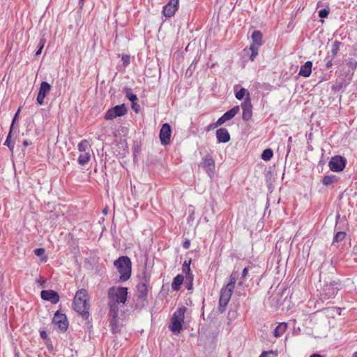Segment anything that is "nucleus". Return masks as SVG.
Returning a JSON list of instances; mask_svg holds the SVG:
<instances>
[{
  "label": "nucleus",
  "mask_w": 357,
  "mask_h": 357,
  "mask_svg": "<svg viewBox=\"0 0 357 357\" xmlns=\"http://www.w3.org/2000/svg\"><path fill=\"white\" fill-rule=\"evenodd\" d=\"M73 309L83 319L86 321L88 328H91V318L89 314V297L88 291L85 289L78 290L73 299Z\"/></svg>",
  "instance_id": "nucleus-1"
},
{
  "label": "nucleus",
  "mask_w": 357,
  "mask_h": 357,
  "mask_svg": "<svg viewBox=\"0 0 357 357\" xmlns=\"http://www.w3.org/2000/svg\"><path fill=\"white\" fill-rule=\"evenodd\" d=\"M114 266L120 273L119 281L121 282L127 281L131 275L132 263L128 256H121L114 262Z\"/></svg>",
  "instance_id": "nucleus-2"
},
{
  "label": "nucleus",
  "mask_w": 357,
  "mask_h": 357,
  "mask_svg": "<svg viewBox=\"0 0 357 357\" xmlns=\"http://www.w3.org/2000/svg\"><path fill=\"white\" fill-rule=\"evenodd\" d=\"M185 311V307H178L171 318L169 328L174 334H178L182 331Z\"/></svg>",
  "instance_id": "nucleus-3"
},
{
  "label": "nucleus",
  "mask_w": 357,
  "mask_h": 357,
  "mask_svg": "<svg viewBox=\"0 0 357 357\" xmlns=\"http://www.w3.org/2000/svg\"><path fill=\"white\" fill-rule=\"evenodd\" d=\"M108 299L125 304L128 297V288L123 287H112L108 289Z\"/></svg>",
  "instance_id": "nucleus-4"
},
{
  "label": "nucleus",
  "mask_w": 357,
  "mask_h": 357,
  "mask_svg": "<svg viewBox=\"0 0 357 357\" xmlns=\"http://www.w3.org/2000/svg\"><path fill=\"white\" fill-rule=\"evenodd\" d=\"M340 288V284L336 281H331L329 283L326 282L322 287L320 294L321 298L327 300L334 298Z\"/></svg>",
  "instance_id": "nucleus-5"
},
{
  "label": "nucleus",
  "mask_w": 357,
  "mask_h": 357,
  "mask_svg": "<svg viewBox=\"0 0 357 357\" xmlns=\"http://www.w3.org/2000/svg\"><path fill=\"white\" fill-rule=\"evenodd\" d=\"M233 290L223 287L220 290V295L218 301V311L223 313L226 310V307L231 298Z\"/></svg>",
  "instance_id": "nucleus-6"
},
{
  "label": "nucleus",
  "mask_w": 357,
  "mask_h": 357,
  "mask_svg": "<svg viewBox=\"0 0 357 357\" xmlns=\"http://www.w3.org/2000/svg\"><path fill=\"white\" fill-rule=\"evenodd\" d=\"M150 284V277L146 274L140 279L137 285V295L139 298L145 300L148 296V289Z\"/></svg>",
  "instance_id": "nucleus-7"
},
{
  "label": "nucleus",
  "mask_w": 357,
  "mask_h": 357,
  "mask_svg": "<svg viewBox=\"0 0 357 357\" xmlns=\"http://www.w3.org/2000/svg\"><path fill=\"white\" fill-rule=\"evenodd\" d=\"M127 112L128 109L125 104L118 105L109 109L106 112L105 114V119L106 120H113L116 117H120L125 115Z\"/></svg>",
  "instance_id": "nucleus-8"
},
{
  "label": "nucleus",
  "mask_w": 357,
  "mask_h": 357,
  "mask_svg": "<svg viewBox=\"0 0 357 357\" xmlns=\"http://www.w3.org/2000/svg\"><path fill=\"white\" fill-rule=\"evenodd\" d=\"M347 164L345 158L341 155H335L332 157L328 162V167L332 172H339L342 171Z\"/></svg>",
  "instance_id": "nucleus-9"
},
{
  "label": "nucleus",
  "mask_w": 357,
  "mask_h": 357,
  "mask_svg": "<svg viewBox=\"0 0 357 357\" xmlns=\"http://www.w3.org/2000/svg\"><path fill=\"white\" fill-rule=\"evenodd\" d=\"M241 108L243 109L242 119L244 121H248L252 116V105L250 93L244 98L243 102L241 103Z\"/></svg>",
  "instance_id": "nucleus-10"
},
{
  "label": "nucleus",
  "mask_w": 357,
  "mask_h": 357,
  "mask_svg": "<svg viewBox=\"0 0 357 357\" xmlns=\"http://www.w3.org/2000/svg\"><path fill=\"white\" fill-rule=\"evenodd\" d=\"M53 323L57 326L61 332H65L68 327V321L65 314L60 313L57 311L52 319Z\"/></svg>",
  "instance_id": "nucleus-11"
},
{
  "label": "nucleus",
  "mask_w": 357,
  "mask_h": 357,
  "mask_svg": "<svg viewBox=\"0 0 357 357\" xmlns=\"http://www.w3.org/2000/svg\"><path fill=\"white\" fill-rule=\"evenodd\" d=\"M172 135V128L169 123L162 124L160 130V139L162 145H167L170 142V137Z\"/></svg>",
  "instance_id": "nucleus-12"
},
{
  "label": "nucleus",
  "mask_w": 357,
  "mask_h": 357,
  "mask_svg": "<svg viewBox=\"0 0 357 357\" xmlns=\"http://www.w3.org/2000/svg\"><path fill=\"white\" fill-rule=\"evenodd\" d=\"M179 0H169V1L163 6L162 13L166 17H172L174 15L178 8Z\"/></svg>",
  "instance_id": "nucleus-13"
},
{
  "label": "nucleus",
  "mask_w": 357,
  "mask_h": 357,
  "mask_svg": "<svg viewBox=\"0 0 357 357\" xmlns=\"http://www.w3.org/2000/svg\"><path fill=\"white\" fill-rule=\"evenodd\" d=\"M201 166L205 169L209 177L212 178L215 172V162L212 157L207 155L202 158Z\"/></svg>",
  "instance_id": "nucleus-14"
},
{
  "label": "nucleus",
  "mask_w": 357,
  "mask_h": 357,
  "mask_svg": "<svg viewBox=\"0 0 357 357\" xmlns=\"http://www.w3.org/2000/svg\"><path fill=\"white\" fill-rule=\"evenodd\" d=\"M51 86L47 82H42L40 86L39 91L36 98L37 102L42 105L44 103L45 96L50 92Z\"/></svg>",
  "instance_id": "nucleus-15"
},
{
  "label": "nucleus",
  "mask_w": 357,
  "mask_h": 357,
  "mask_svg": "<svg viewBox=\"0 0 357 357\" xmlns=\"http://www.w3.org/2000/svg\"><path fill=\"white\" fill-rule=\"evenodd\" d=\"M40 296L43 300L50 301L52 304H56L59 301V296L54 290H43Z\"/></svg>",
  "instance_id": "nucleus-16"
},
{
  "label": "nucleus",
  "mask_w": 357,
  "mask_h": 357,
  "mask_svg": "<svg viewBox=\"0 0 357 357\" xmlns=\"http://www.w3.org/2000/svg\"><path fill=\"white\" fill-rule=\"evenodd\" d=\"M216 138L218 143H227L231 139L228 130L225 128H220L216 130Z\"/></svg>",
  "instance_id": "nucleus-17"
},
{
  "label": "nucleus",
  "mask_w": 357,
  "mask_h": 357,
  "mask_svg": "<svg viewBox=\"0 0 357 357\" xmlns=\"http://www.w3.org/2000/svg\"><path fill=\"white\" fill-rule=\"evenodd\" d=\"M121 303L118 302H115L112 300H109L108 305H109V315L110 319H118L119 311V305Z\"/></svg>",
  "instance_id": "nucleus-18"
},
{
  "label": "nucleus",
  "mask_w": 357,
  "mask_h": 357,
  "mask_svg": "<svg viewBox=\"0 0 357 357\" xmlns=\"http://www.w3.org/2000/svg\"><path fill=\"white\" fill-rule=\"evenodd\" d=\"M312 62L307 61L304 65L301 66L298 75L304 77H308L312 73Z\"/></svg>",
  "instance_id": "nucleus-19"
},
{
  "label": "nucleus",
  "mask_w": 357,
  "mask_h": 357,
  "mask_svg": "<svg viewBox=\"0 0 357 357\" xmlns=\"http://www.w3.org/2000/svg\"><path fill=\"white\" fill-rule=\"evenodd\" d=\"M251 38H252V43L250 45L260 47L263 43V42H262L263 36H262L261 32L259 30H255L252 32V33L251 35Z\"/></svg>",
  "instance_id": "nucleus-20"
},
{
  "label": "nucleus",
  "mask_w": 357,
  "mask_h": 357,
  "mask_svg": "<svg viewBox=\"0 0 357 357\" xmlns=\"http://www.w3.org/2000/svg\"><path fill=\"white\" fill-rule=\"evenodd\" d=\"M347 65L351 69V73L347 75V79H348V82L345 83L344 86H347L349 84V82L352 79L354 73L357 68V61H355L353 59H349L347 61Z\"/></svg>",
  "instance_id": "nucleus-21"
},
{
  "label": "nucleus",
  "mask_w": 357,
  "mask_h": 357,
  "mask_svg": "<svg viewBox=\"0 0 357 357\" xmlns=\"http://www.w3.org/2000/svg\"><path fill=\"white\" fill-rule=\"evenodd\" d=\"M238 276H239L238 271H233L229 276V281L227 283V284L226 286H225V287L231 289V290L234 291L235 284L236 282V280H237Z\"/></svg>",
  "instance_id": "nucleus-22"
},
{
  "label": "nucleus",
  "mask_w": 357,
  "mask_h": 357,
  "mask_svg": "<svg viewBox=\"0 0 357 357\" xmlns=\"http://www.w3.org/2000/svg\"><path fill=\"white\" fill-rule=\"evenodd\" d=\"M343 43L339 40H335L331 45V54L329 55L332 59H335L341 47H343Z\"/></svg>",
  "instance_id": "nucleus-23"
},
{
  "label": "nucleus",
  "mask_w": 357,
  "mask_h": 357,
  "mask_svg": "<svg viewBox=\"0 0 357 357\" xmlns=\"http://www.w3.org/2000/svg\"><path fill=\"white\" fill-rule=\"evenodd\" d=\"M184 277L178 274L173 280L172 283V289L174 291H178L181 288V284L183 282Z\"/></svg>",
  "instance_id": "nucleus-24"
},
{
  "label": "nucleus",
  "mask_w": 357,
  "mask_h": 357,
  "mask_svg": "<svg viewBox=\"0 0 357 357\" xmlns=\"http://www.w3.org/2000/svg\"><path fill=\"white\" fill-rule=\"evenodd\" d=\"M240 108L239 106L236 105L233 107L229 110L227 111L224 114L223 116L227 121H229L232 119L239 112Z\"/></svg>",
  "instance_id": "nucleus-25"
},
{
  "label": "nucleus",
  "mask_w": 357,
  "mask_h": 357,
  "mask_svg": "<svg viewBox=\"0 0 357 357\" xmlns=\"http://www.w3.org/2000/svg\"><path fill=\"white\" fill-rule=\"evenodd\" d=\"M337 180L338 178L335 175H325L321 179V183L324 185L328 186L337 182Z\"/></svg>",
  "instance_id": "nucleus-26"
},
{
  "label": "nucleus",
  "mask_w": 357,
  "mask_h": 357,
  "mask_svg": "<svg viewBox=\"0 0 357 357\" xmlns=\"http://www.w3.org/2000/svg\"><path fill=\"white\" fill-rule=\"evenodd\" d=\"M287 328V325L286 323H280L279 325L276 326V328L274 329V335L275 337H280L282 336L284 333L286 331Z\"/></svg>",
  "instance_id": "nucleus-27"
},
{
  "label": "nucleus",
  "mask_w": 357,
  "mask_h": 357,
  "mask_svg": "<svg viewBox=\"0 0 357 357\" xmlns=\"http://www.w3.org/2000/svg\"><path fill=\"white\" fill-rule=\"evenodd\" d=\"M123 93L126 97L131 102H136L137 100V96L133 93L132 89L129 87H125L123 89Z\"/></svg>",
  "instance_id": "nucleus-28"
},
{
  "label": "nucleus",
  "mask_w": 357,
  "mask_h": 357,
  "mask_svg": "<svg viewBox=\"0 0 357 357\" xmlns=\"http://www.w3.org/2000/svg\"><path fill=\"white\" fill-rule=\"evenodd\" d=\"M11 135H12V127L10 128V130H9L8 135V136L6 137V141L4 142V145L8 146V148L9 149V150L11 152H13L14 143L13 142H11V140H10Z\"/></svg>",
  "instance_id": "nucleus-29"
},
{
  "label": "nucleus",
  "mask_w": 357,
  "mask_h": 357,
  "mask_svg": "<svg viewBox=\"0 0 357 357\" xmlns=\"http://www.w3.org/2000/svg\"><path fill=\"white\" fill-rule=\"evenodd\" d=\"M90 160V155L88 153H82L78 157V163L81 165H84L89 162Z\"/></svg>",
  "instance_id": "nucleus-30"
},
{
  "label": "nucleus",
  "mask_w": 357,
  "mask_h": 357,
  "mask_svg": "<svg viewBox=\"0 0 357 357\" xmlns=\"http://www.w3.org/2000/svg\"><path fill=\"white\" fill-rule=\"evenodd\" d=\"M273 156V151L271 149L264 150L261 153V158L264 161L270 160Z\"/></svg>",
  "instance_id": "nucleus-31"
},
{
  "label": "nucleus",
  "mask_w": 357,
  "mask_h": 357,
  "mask_svg": "<svg viewBox=\"0 0 357 357\" xmlns=\"http://www.w3.org/2000/svg\"><path fill=\"white\" fill-rule=\"evenodd\" d=\"M109 326L112 333H116L119 331V319H109Z\"/></svg>",
  "instance_id": "nucleus-32"
},
{
  "label": "nucleus",
  "mask_w": 357,
  "mask_h": 357,
  "mask_svg": "<svg viewBox=\"0 0 357 357\" xmlns=\"http://www.w3.org/2000/svg\"><path fill=\"white\" fill-rule=\"evenodd\" d=\"M259 47L250 45L249 50L251 51V54L249 56L251 61H255V58L258 55V50Z\"/></svg>",
  "instance_id": "nucleus-33"
},
{
  "label": "nucleus",
  "mask_w": 357,
  "mask_h": 357,
  "mask_svg": "<svg viewBox=\"0 0 357 357\" xmlns=\"http://www.w3.org/2000/svg\"><path fill=\"white\" fill-rule=\"evenodd\" d=\"M248 91L245 88H241L236 93L235 96L238 100H243L245 96V93L248 94Z\"/></svg>",
  "instance_id": "nucleus-34"
},
{
  "label": "nucleus",
  "mask_w": 357,
  "mask_h": 357,
  "mask_svg": "<svg viewBox=\"0 0 357 357\" xmlns=\"http://www.w3.org/2000/svg\"><path fill=\"white\" fill-rule=\"evenodd\" d=\"M345 236L346 234L344 231L337 232L333 238V243L342 241L345 238Z\"/></svg>",
  "instance_id": "nucleus-35"
},
{
  "label": "nucleus",
  "mask_w": 357,
  "mask_h": 357,
  "mask_svg": "<svg viewBox=\"0 0 357 357\" xmlns=\"http://www.w3.org/2000/svg\"><path fill=\"white\" fill-rule=\"evenodd\" d=\"M190 263H191V260H189L188 261L185 260L184 261V263L182 266V271L183 273H188V272L191 271Z\"/></svg>",
  "instance_id": "nucleus-36"
},
{
  "label": "nucleus",
  "mask_w": 357,
  "mask_h": 357,
  "mask_svg": "<svg viewBox=\"0 0 357 357\" xmlns=\"http://www.w3.org/2000/svg\"><path fill=\"white\" fill-rule=\"evenodd\" d=\"M248 271H249L248 267H245L243 268L242 273H241V281L238 282V286H241L243 284V280L247 277V275L248 274Z\"/></svg>",
  "instance_id": "nucleus-37"
},
{
  "label": "nucleus",
  "mask_w": 357,
  "mask_h": 357,
  "mask_svg": "<svg viewBox=\"0 0 357 357\" xmlns=\"http://www.w3.org/2000/svg\"><path fill=\"white\" fill-rule=\"evenodd\" d=\"M88 142L86 140H82L80 143L78 144V150L81 152H84L86 151L87 146H88Z\"/></svg>",
  "instance_id": "nucleus-38"
},
{
  "label": "nucleus",
  "mask_w": 357,
  "mask_h": 357,
  "mask_svg": "<svg viewBox=\"0 0 357 357\" xmlns=\"http://www.w3.org/2000/svg\"><path fill=\"white\" fill-rule=\"evenodd\" d=\"M329 12H330V9L329 8L321 9L318 13L319 17H321V18H326V17H328V15L329 14Z\"/></svg>",
  "instance_id": "nucleus-39"
},
{
  "label": "nucleus",
  "mask_w": 357,
  "mask_h": 357,
  "mask_svg": "<svg viewBox=\"0 0 357 357\" xmlns=\"http://www.w3.org/2000/svg\"><path fill=\"white\" fill-rule=\"evenodd\" d=\"M333 59L332 57H331L329 55H328L326 58H325V61H326V65H325V67H326V70H328L329 68H331L333 63Z\"/></svg>",
  "instance_id": "nucleus-40"
},
{
  "label": "nucleus",
  "mask_w": 357,
  "mask_h": 357,
  "mask_svg": "<svg viewBox=\"0 0 357 357\" xmlns=\"http://www.w3.org/2000/svg\"><path fill=\"white\" fill-rule=\"evenodd\" d=\"M121 61L125 67L128 66L130 63V57L129 55L123 54L121 56Z\"/></svg>",
  "instance_id": "nucleus-41"
},
{
  "label": "nucleus",
  "mask_w": 357,
  "mask_h": 357,
  "mask_svg": "<svg viewBox=\"0 0 357 357\" xmlns=\"http://www.w3.org/2000/svg\"><path fill=\"white\" fill-rule=\"evenodd\" d=\"M40 336L45 341L46 343L51 342L50 339L48 337L47 334L45 331H40Z\"/></svg>",
  "instance_id": "nucleus-42"
},
{
  "label": "nucleus",
  "mask_w": 357,
  "mask_h": 357,
  "mask_svg": "<svg viewBox=\"0 0 357 357\" xmlns=\"http://www.w3.org/2000/svg\"><path fill=\"white\" fill-rule=\"evenodd\" d=\"M273 354L275 356L278 355L277 351H263L259 357H268V355Z\"/></svg>",
  "instance_id": "nucleus-43"
},
{
  "label": "nucleus",
  "mask_w": 357,
  "mask_h": 357,
  "mask_svg": "<svg viewBox=\"0 0 357 357\" xmlns=\"http://www.w3.org/2000/svg\"><path fill=\"white\" fill-rule=\"evenodd\" d=\"M34 254L38 256V257H40V256H43L45 253V249L44 248H36L34 250Z\"/></svg>",
  "instance_id": "nucleus-44"
},
{
  "label": "nucleus",
  "mask_w": 357,
  "mask_h": 357,
  "mask_svg": "<svg viewBox=\"0 0 357 357\" xmlns=\"http://www.w3.org/2000/svg\"><path fill=\"white\" fill-rule=\"evenodd\" d=\"M185 275V279L188 282H193L194 276L191 271L184 273Z\"/></svg>",
  "instance_id": "nucleus-45"
},
{
  "label": "nucleus",
  "mask_w": 357,
  "mask_h": 357,
  "mask_svg": "<svg viewBox=\"0 0 357 357\" xmlns=\"http://www.w3.org/2000/svg\"><path fill=\"white\" fill-rule=\"evenodd\" d=\"M44 45H45V42L43 41V40H40V45H39V47L38 49V50L36 51V56H38L41 54L42 52V50L44 47Z\"/></svg>",
  "instance_id": "nucleus-46"
},
{
  "label": "nucleus",
  "mask_w": 357,
  "mask_h": 357,
  "mask_svg": "<svg viewBox=\"0 0 357 357\" xmlns=\"http://www.w3.org/2000/svg\"><path fill=\"white\" fill-rule=\"evenodd\" d=\"M227 121V120L224 118L223 115L220 116L218 121L215 122L216 126L218 127L222 126L223 123H225Z\"/></svg>",
  "instance_id": "nucleus-47"
},
{
  "label": "nucleus",
  "mask_w": 357,
  "mask_h": 357,
  "mask_svg": "<svg viewBox=\"0 0 357 357\" xmlns=\"http://www.w3.org/2000/svg\"><path fill=\"white\" fill-rule=\"evenodd\" d=\"M218 128L215 123H210L205 128L206 132H209L215 128Z\"/></svg>",
  "instance_id": "nucleus-48"
},
{
  "label": "nucleus",
  "mask_w": 357,
  "mask_h": 357,
  "mask_svg": "<svg viewBox=\"0 0 357 357\" xmlns=\"http://www.w3.org/2000/svg\"><path fill=\"white\" fill-rule=\"evenodd\" d=\"M132 102V105H131V107L132 109L136 112L137 113L139 110V105H138L136 102Z\"/></svg>",
  "instance_id": "nucleus-49"
},
{
  "label": "nucleus",
  "mask_w": 357,
  "mask_h": 357,
  "mask_svg": "<svg viewBox=\"0 0 357 357\" xmlns=\"http://www.w3.org/2000/svg\"><path fill=\"white\" fill-rule=\"evenodd\" d=\"M190 246V241L189 239H185V241L183 243V248L185 250L188 249Z\"/></svg>",
  "instance_id": "nucleus-50"
},
{
  "label": "nucleus",
  "mask_w": 357,
  "mask_h": 357,
  "mask_svg": "<svg viewBox=\"0 0 357 357\" xmlns=\"http://www.w3.org/2000/svg\"><path fill=\"white\" fill-rule=\"evenodd\" d=\"M287 143H288V144H287V153H289V151H290V149H291V144L292 143V137H289L288 138Z\"/></svg>",
  "instance_id": "nucleus-51"
},
{
  "label": "nucleus",
  "mask_w": 357,
  "mask_h": 357,
  "mask_svg": "<svg viewBox=\"0 0 357 357\" xmlns=\"http://www.w3.org/2000/svg\"><path fill=\"white\" fill-rule=\"evenodd\" d=\"M19 112H20V109L15 113V114L14 116V118H13V119L12 121V123H11V126H10V128L12 127V130L13 129L14 123H15V121L17 119V115H18Z\"/></svg>",
  "instance_id": "nucleus-52"
},
{
  "label": "nucleus",
  "mask_w": 357,
  "mask_h": 357,
  "mask_svg": "<svg viewBox=\"0 0 357 357\" xmlns=\"http://www.w3.org/2000/svg\"><path fill=\"white\" fill-rule=\"evenodd\" d=\"M22 144H23V145H24V146H29V145H31V144H32V142H31V141H29V140H28V139H24V140L23 141V143H22Z\"/></svg>",
  "instance_id": "nucleus-53"
},
{
  "label": "nucleus",
  "mask_w": 357,
  "mask_h": 357,
  "mask_svg": "<svg viewBox=\"0 0 357 357\" xmlns=\"http://www.w3.org/2000/svg\"><path fill=\"white\" fill-rule=\"evenodd\" d=\"M189 282V283H188V284L187 285V289H188V290H190V289H192V284H193V282H191V283H190V282Z\"/></svg>",
  "instance_id": "nucleus-54"
},
{
  "label": "nucleus",
  "mask_w": 357,
  "mask_h": 357,
  "mask_svg": "<svg viewBox=\"0 0 357 357\" xmlns=\"http://www.w3.org/2000/svg\"><path fill=\"white\" fill-rule=\"evenodd\" d=\"M310 357H324V356L319 354H313Z\"/></svg>",
  "instance_id": "nucleus-55"
},
{
  "label": "nucleus",
  "mask_w": 357,
  "mask_h": 357,
  "mask_svg": "<svg viewBox=\"0 0 357 357\" xmlns=\"http://www.w3.org/2000/svg\"><path fill=\"white\" fill-rule=\"evenodd\" d=\"M46 344H47V348L49 350L53 349V346H52V343L50 344H49V342H47Z\"/></svg>",
  "instance_id": "nucleus-56"
},
{
  "label": "nucleus",
  "mask_w": 357,
  "mask_h": 357,
  "mask_svg": "<svg viewBox=\"0 0 357 357\" xmlns=\"http://www.w3.org/2000/svg\"><path fill=\"white\" fill-rule=\"evenodd\" d=\"M85 0H79V4L82 6L84 5Z\"/></svg>",
  "instance_id": "nucleus-57"
},
{
  "label": "nucleus",
  "mask_w": 357,
  "mask_h": 357,
  "mask_svg": "<svg viewBox=\"0 0 357 357\" xmlns=\"http://www.w3.org/2000/svg\"><path fill=\"white\" fill-rule=\"evenodd\" d=\"M37 282L40 283L41 285H43L45 283V281H41L40 280H37Z\"/></svg>",
  "instance_id": "nucleus-58"
},
{
  "label": "nucleus",
  "mask_w": 357,
  "mask_h": 357,
  "mask_svg": "<svg viewBox=\"0 0 357 357\" xmlns=\"http://www.w3.org/2000/svg\"><path fill=\"white\" fill-rule=\"evenodd\" d=\"M353 357H357V351L354 353Z\"/></svg>",
  "instance_id": "nucleus-59"
},
{
  "label": "nucleus",
  "mask_w": 357,
  "mask_h": 357,
  "mask_svg": "<svg viewBox=\"0 0 357 357\" xmlns=\"http://www.w3.org/2000/svg\"><path fill=\"white\" fill-rule=\"evenodd\" d=\"M103 213H107V210H106V209H104V210H103Z\"/></svg>",
  "instance_id": "nucleus-60"
},
{
  "label": "nucleus",
  "mask_w": 357,
  "mask_h": 357,
  "mask_svg": "<svg viewBox=\"0 0 357 357\" xmlns=\"http://www.w3.org/2000/svg\"><path fill=\"white\" fill-rule=\"evenodd\" d=\"M342 86V84H341L340 85H339V87L341 88Z\"/></svg>",
  "instance_id": "nucleus-61"
}]
</instances>
